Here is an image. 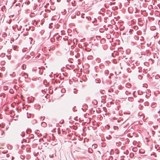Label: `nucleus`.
Listing matches in <instances>:
<instances>
[{
	"mask_svg": "<svg viewBox=\"0 0 160 160\" xmlns=\"http://www.w3.org/2000/svg\"><path fill=\"white\" fill-rule=\"evenodd\" d=\"M97 152H99V153H100V152L99 151H98Z\"/></svg>",
	"mask_w": 160,
	"mask_h": 160,
	"instance_id": "nucleus-13",
	"label": "nucleus"
},
{
	"mask_svg": "<svg viewBox=\"0 0 160 160\" xmlns=\"http://www.w3.org/2000/svg\"><path fill=\"white\" fill-rule=\"evenodd\" d=\"M113 159V157L112 156H110L108 157V160H112Z\"/></svg>",
	"mask_w": 160,
	"mask_h": 160,
	"instance_id": "nucleus-6",
	"label": "nucleus"
},
{
	"mask_svg": "<svg viewBox=\"0 0 160 160\" xmlns=\"http://www.w3.org/2000/svg\"><path fill=\"white\" fill-rule=\"evenodd\" d=\"M143 87H145L147 88V84H143Z\"/></svg>",
	"mask_w": 160,
	"mask_h": 160,
	"instance_id": "nucleus-10",
	"label": "nucleus"
},
{
	"mask_svg": "<svg viewBox=\"0 0 160 160\" xmlns=\"http://www.w3.org/2000/svg\"><path fill=\"white\" fill-rule=\"evenodd\" d=\"M23 76L25 78H27L28 77V75L27 73H24L23 74Z\"/></svg>",
	"mask_w": 160,
	"mask_h": 160,
	"instance_id": "nucleus-5",
	"label": "nucleus"
},
{
	"mask_svg": "<svg viewBox=\"0 0 160 160\" xmlns=\"http://www.w3.org/2000/svg\"><path fill=\"white\" fill-rule=\"evenodd\" d=\"M5 88H7V87H4V89H6Z\"/></svg>",
	"mask_w": 160,
	"mask_h": 160,
	"instance_id": "nucleus-14",
	"label": "nucleus"
},
{
	"mask_svg": "<svg viewBox=\"0 0 160 160\" xmlns=\"http://www.w3.org/2000/svg\"><path fill=\"white\" fill-rule=\"evenodd\" d=\"M43 84L45 85L46 86H47L49 84V82H48L47 81H43Z\"/></svg>",
	"mask_w": 160,
	"mask_h": 160,
	"instance_id": "nucleus-2",
	"label": "nucleus"
},
{
	"mask_svg": "<svg viewBox=\"0 0 160 160\" xmlns=\"http://www.w3.org/2000/svg\"><path fill=\"white\" fill-rule=\"evenodd\" d=\"M9 92H10V93H12V92H12V91H10V90H9Z\"/></svg>",
	"mask_w": 160,
	"mask_h": 160,
	"instance_id": "nucleus-16",
	"label": "nucleus"
},
{
	"mask_svg": "<svg viewBox=\"0 0 160 160\" xmlns=\"http://www.w3.org/2000/svg\"><path fill=\"white\" fill-rule=\"evenodd\" d=\"M131 86V85L129 82H128L126 84V87L128 88H129Z\"/></svg>",
	"mask_w": 160,
	"mask_h": 160,
	"instance_id": "nucleus-3",
	"label": "nucleus"
},
{
	"mask_svg": "<svg viewBox=\"0 0 160 160\" xmlns=\"http://www.w3.org/2000/svg\"><path fill=\"white\" fill-rule=\"evenodd\" d=\"M92 152H93V151H92H92H91V152H92Z\"/></svg>",
	"mask_w": 160,
	"mask_h": 160,
	"instance_id": "nucleus-23",
	"label": "nucleus"
},
{
	"mask_svg": "<svg viewBox=\"0 0 160 160\" xmlns=\"http://www.w3.org/2000/svg\"><path fill=\"white\" fill-rule=\"evenodd\" d=\"M92 152H93V151H92H92H91V152H92Z\"/></svg>",
	"mask_w": 160,
	"mask_h": 160,
	"instance_id": "nucleus-22",
	"label": "nucleus"
},
{
	"mask_svg": "<svg viewBox=\"0 0 160 160\" xmlns=\"http://www.w3.org/2000/svg\"><path fill=\"white\" fill-rule=\"evenodd\" d=\"M73 92H74L75 93H76V92H75V91H74Z\"/></svg>",
	"mask_w": 160,
	"mask_h": 160,
	"instance_id": "nucleus-17",
	"label": "nucleus"
},
{
	"mask_svg": "<svg viewBox=\"0 0 160 160\" xmlns=\"http://www.w3.org/2000/svg\"><path fill=\"white\" fill-rule=\"evenodd\" d=\"M58 81H56V80L54 81V83H57Z\"/></svg>",
	"mask_w": 160,
	"mask_h": 160,
	"instance_id": "nucleus-11",
	"label": "nucleus"
},
{
	"mask_svg": "<svg viewBox=\"0 0 160 160\" xmlns=\"http://www.w3.org/2000/svg\"><path fill=\"white\" fill-rule=\"evenodd\" d=\"M125 93L127 95H128L129 94H130V92L127 91L125 92Z\"/></svg>",
	"mask_w": 160,
	"mask_h": 160,
	"instance_id": "nucleus-7",
	"label": "nucleus"
},
{
	"mask_svg": "<svg viewBox=\"0 0 160 160\" xmlns=\"http://www.w3.org/2000/svg\"><path fill=\"white\" fill-rule=\"evenodd\" d=\"M69 81V83L71 84V82H72V81Z\"/></svg>",
	"mask_w": 160,
	"mask_h": 160,
	"instance_id": "nucleus-12",
	"label": "nucleus"
},
{
	"mask_svg": "<svg viewBox=\"0 0 160 160\" xmlns=\"http://www.w3.org/2000/svg\"><path fill=\"white\" fill-rule=\"evenodd\" d=\"M108 91L109 92H110V90H108Z\"/></svg>",
	"mask_w": 160,
	"mask_h": 160,
	"instance_id": "nucleus-18",
	"label": "nucleus"
},
{
	"mask_svg": "<svg viewBox=\"0 0 160 160\" xmlns=\"http://www.w3.org/2000/svg\"><path fill=\"white\" fill-rule=\"evenodd\" d=\"M3 133H4V132L3 131H1V136H2L3 135Z\"/></svg>",
	"mask_w": 160,
	"mask_h": 160,
	"instance_id": "nucleus-8",
	"label": "nucleus"
},
{
	"mask_svg": "<svg viewBox=\"0 0 160 160\" xmlns=\"http://www.w3.org/2000/svg\"><path fill=\"white\" fill-rule=\"evenodd\" d=\"M21 143H23V142H22L21 141Z\"/></svg>",
	"mask_w": 160,
	"mask_h": 160,
	"instance_id": "nucleus-20",
	"label": "nucleus"
},
{
	"mask_svg": "<svg viewBox=\"0 0 160 160\" xmlns=\"http://www.w3.org/2000/svg\"><path fill=\"white\" fill-rule=\"evenodd\" d=\"M92 152H93V151H92H92H91V152H92Z\"/></svg>",
	"mask_w": 160,
	"mask_h": 160,
	"instance_id": "nucleus-24",
	"label": "nucleus"
},
{
	"mask_svg": "<svg viewBox=\"0 0 160 160\" xmlns=\"http://www.w3.org/2000/svg\"><path fill=\"white\" fill-rule=\"evenodd\" d=\"M157 106V103L155 102H153L151 104V107L152 108L155 107Z\"/></svg>",
	"mask_w": 160,
	"mask_h": 160,
	"instance_id": "nucleus-1",
	"label": "nucleus"
},
{
	"mask_svg": "<svg viewBox=\"0 0 160 160\" xmlns=\"http://www.w3.org/2000/svg\"><path fill=\"white\" fill-rule=\"evenodd\" d=\"M97 147V145L95 144H94L92 145V148L94 149L96 148Z\"/></svg>",
	"mask_w": 160,
	"mask_h": 160,
	"instance_id": "nucleus-4",
	"label": "nucleus"
},
{
	"mask_svg": "<svg viewBox=\"0 0 160 160\" xmlns=\"http://www.w3.org/2000/svg\"><path fill=\"white\" fill-rule=\"evenodd\" d=\"M49 157L50 158H52L54 157V155L53 154H52V155H51L50 154L49 155Z\"/></svg>",
	"mask_w": 160,
	"mask_h": 160,
	"instance_id": "nucleus-9",
	"label": "nucleus"
},
{
	"mask_svg": "<svg viewBox=\"0 0 160 160\" xmlns=\"http://www.w3.org/2000/svg\"><path fill=\"white\" fill-rule=\"evenodd\" d=\"M80 82H82V81H81V80H80Z\"/></svg>",
	"mask_w": 160,
	"mask_h": 160,
	"instance_id": "nucleus-19",
	"label": "nucleus"
},
{
	"mask_svg": "<svg viewBox=\"0 0 160 160\" xmlns=\"http://www.w3.org/2000/svg\"><path fill=\"white\" fill-rule=\"evenodd\" d=\"M90 153H92V152H91V151H90Z\"/></svg>",
	"mask_w": 160,
	"mask_h": 160,
	"instance_id": "nucleus-21",
	"label": "nucleus"
},
{
	"mask_svg": "<svg viewBox=\"0 0 160 160\" xmlns=\"http://www.w3.org/2000/svg\"><path fill=\"white\" fill-rule=\"evenodd\" d=\"M9 92H10V93H12V92H12V91H10V90H9Z\"/></svg>",
	"mask_w": 160,
	"mask_h": 160,
	"instance_id": "nucleus-15",
	"label": "nucleus"
}]
</instances>
